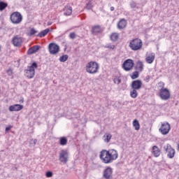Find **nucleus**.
<instances>
[{
	"label": "nucleus",
	"mask_w": 179,
	"mask_h": 179,
	"mask_svg": "<svg viewBox=\"0 0 179 179\" xmlns=\"http://www.w3.org/2000/svg\"><path fill=\"white\" fill-rule=\"evenodd\" d=\"M21 101H22V103H23V99H22V100H21Z\"/></svg>",
	"instance_id": "nucleus-44"
},
{
	"label": "nucleus",
	"mask_w": 179,
	"mask_h": 179,
	"mask_svg": "<svg viewBox=\"0 0 179 179\" xmlns=\"http://www.w3.org/2000/svg\"><path fill=\"white\" fill-rule=\"evenodd\" d=\"M6 8H8V3L3 1H0V10H4Z\"/></svg>",
	"instance_id": "nucleus-28"
},
{
	"label": "nucleus",
	"mask_w": 179,
	"mask_h": 179,
	"mask_svg": "<svg viewBox=\"0 0 179 179\" xmlns=\"http://www.w3.org/2000/svg\"><path fill=\"white\" fill-rule=\"evenodd\" d=\"M130 7L131 8V9H135V8L138 9V5L135 1H131L130 3Z\"/></svg>",
	"instance_id": "nucleus-33"
},
{
	"label": "nucleus",
	"mask_w": 179,
	"mask_h": 179,
	"mask_svg": "<svg viewBox=\"0 0 179 179\" xmlns=\"http://www.w3.org/2000/svg\"><path fill=\"white\" fill-rule=\"evenodd\" d=\"M59 160L63 164H66L69 160V153L66 150H62L59 154Z\"/></svg>",
	"instance_id": "nucleus-8"
},
{
	"label": "nucleus",
	"mask_w": 179,
	"mask_h": 179,
	"mask_svg": "<svg viewBox=\"0 0 179 179\" xmlns=\"http://www.w3.org/2000/svg\"><path fill=\"white\" fill-rule=\"evenodd\" d=\"M85 8L88 10H90L91 9H93V4L92 3V1H89L88 3H87Z\"/></svg>",
	"instance_id": "nucleus-31"
},
{
	"label": "nucleus",
	"mask_w": 179,
	"mask_h": 179,
	"mask_svg": "<svg viewBox=\"0 0 179 179\" xmlns=\"http://www.w3.org/2000/svg\"><path fill=\"white\" fill-rule=\"evenodd\" d=\"M138 78H139V71H138L137 70L134 72H133L132 75L131 76V79H138Z\"/></svg>",
	"instance_id": "nucleus-30"
},
{
	"label": "nucleus",
	"mask_w": 179,
	"mask_h": 179,
	"mask_svg": "<svg viewBox=\"0 0 179 179\" xmlns=\"http://www.w3.org/2000/svg\"><path fill=\"white\" fill-rule=\"evenodd\" d=\"M131 89H134L136 90H141L142 88V80H136L132 81L131 84Z\"/></svg>",
	"instance_id": "nucleus-14"
},
{
	"label": "nucleus",
	"mask_w": 179,
	"mask_h": 179,
	"mask_svg": "<svg viewBox=\"0 0 179 179\" xmlns=\"http://www.w3.org/2000/svg\"><path fill=\"white\" fill-rule=\"evenodd\" d=\"M120 37V34L115 32L110 34V38L111 41H117Z\"/></svg>",
	"instance_id": "nucleus-24"
},
{
	"label": "nucleus",
	"mask_w": 179,
	"mask_h": 179,
	"mask_svg": "<svg viewBox=\"0 0 179 179\" xmlns=\"http://www.w3.org/2000/svg\"><path fill=\"white\" fill-rule=\"evenodd\" d=\"M133 127H134L136 131H139L141 124H139V121H138V120H134L133 121Z\"/></svg>",
	"instance_id": "nucleus-27"
},
{
	"label": "nucleus",
	"mask_w": 179,
	"mask_h": 179,
	"mask_svg": "<svg viewBox=\"0 0 179 179\" xmlns=\"http://www.w3.org/2000/svg\"><path fill=\"white\" fill-rule=\"evenodd\" d=\"M9 111H20V110H23V105L20 104H14L11 105L8 108Z\"/></svg>",
	"instance_id": "nucleus-16"
},
{
	"label": "nucleus",
	"mask_w": 179,
	"mask_h": 179,
	"mask_svg": "<svg viewBox=\"0 0 179 179\" xmlns=\"http://www.w3.org/2000/svg\"><path fill=\"white\" fill-rule=\"evenodd\" d=\"M68 55H64L59 57V61H60V62H66V61H68Z\"/></svg>",
	"instance_id": "nucleus-29"
},
{
	"label": "nucleus",
	"mask_w": 179,
	"mask_h": 179,
	"mask_svg": "<svg viewBox=\"0 0 179 179\" xmlns=\"http://www.w3.org/2000/svg\"><path fill=\"white\" fill-rule=\"evenodd\" d=\"M31 142H33L34 145H36L37 143V139L31 140Z\"/></svg>",
	"instance_id": "nucleus-41"
},
{
	"label": "nucleus",
	"mask_w": 179,
	"mask_h": 179,
	"mask_svg": "<svg viewBox=\"0 0 179 179\" xmlns=\"http://www.w3.org/2000/svg\"><path fill=\"white\" fill-rule=\"evenodd\" d=\"M10 19L13 24H20L23 20V16L20 12L15 11L10 15Z\"/></svg>",
	"instance_id": "nucleus-6"
},
{
	"label": "nucleus",
	"mask_w": 179,
	"mask_h": 179,
	"mask_svg": "<svg viewBox=\"0 0 179 179\" xmlns=\"http://www.w3.org/2000/svg\"><path fill=\"white\" fill-rule=\"evenodd\" d=\"M99 159L103 164H110L118 159V151L115 149L102 150L99 152Z\"/></svg>",
	"instance_id": "nucleus-1"
},
{
	"label": "nucleus",
	"mask_w": 179,
	"mask_h": 179,
	"mask_svg": "<svg viewBox=\"0 0 179 179\" xmlns=\"http://www.w3.org/2000/svg\"><path fill=\"white\" fill-rule=\"evenodd\" d=\"M113 82L114 83H115V85H120L121 83V78L120 77H116L113 79Z\"/></svg>",
	"instance_id": "nucleus-32"
},
{
	"label": "nucleus",
	"mask_w": 179,
	"mask_h": 179,
	"mask_svg": "<svg viewBox=\"0 0 179 179\" xmlns=\"http://www.w3.org/2000/svg\"><path fill=\"white\" fill-rule=\"evenodd\" d=\"M12 43L14 47H21L23 43V39L19 36H15L12 39Z\"/></svg>",
	"instance_id": "nucleus-13"
},
{
	"label": "nucleus",
	"mask_w": 179,
	"mask_h": 179,
	"mask_svg": "<svg viewBox=\"0 0 179 179\" xmlns=\"http://www.w3.org/2000/svg\"><path fill=\"white\" fill-rule=\"evenodd\" d=\"M69 37L73 40L74 38H76V34H75V32H71L69 34Z\"/></svg>",
	"instance_id": "nucleus-37"
},
{
	"label": "nucleus",
	"mask_w": 179,
	"mask_h": 179,
	"mask_svg": "<svg viewBox=\"0 0 179 179\" xmlns=\"http://www.w3.org/2000/svg\"><path fill=\"white\" fill-rule=\"evenodd\" d=\"M164 152L167 153V157L169 159H173L176 156V150L169 143L164 146Z\"/></svg>",
	"instance_id": "nucleus-7"
},
{
	"label": "nucleus",
	"mask_w": 179,
	"mask_h": 179,
	"mask_svg": "<svg viewBox=\"0 0 179 179\" xmlns=\"http://www.w3.org/2000/svg\"><path fill=\"white\" fill-rule=\"evenodd\" d=\"M36 33H37V31H36V29H34V28H32L29 31V36H34V34H36Z\"/></svg>",
	"instance_id": "nucleus-36"
},
{
	"label": "nucleus",
	"mask_w": 179,
	"mask_h": 179,
	"mask_svg": "<svg viewBox=\"0 0 179 179\" xmlns=\"http://www.w3.org/2000/svg\"><path fill=\"white\" fill-rule=\"evenodd\" d=\"M59 143L61 146H66V145L68 144V138H66L65 136L60 137Z\"/></svg>",
	"instance_id": "nucleus-22"
},
{
	"label": "nucleus",
	"mask_w": 179,
	"mask_h": 179,
	"mask_svg": "<svg viewBox=\"0 0 179 179\" xmlns=\"http://www.w3.org/2000/svg\"><path fill=\"white\" fill-rule=\"evenodd\" d=\"M102 177L104 179H113V168L106 166L102 172Z\"/></svg>",
	"instance_id": "nucleus-11"
},
{
	"label": "nucleus",
	"mask_w": 179,
	"mask_h": 179,
	"mask_svg": "<svg viewBox=\"0 0 179 179\" xmlns=\"http://www.w3.org/2000/svg\"><path fill=\"white\" fill-rule=\"evenodd\" d=\"M7 74L8 75V76H12V75L13 74V70H12V69H8V70L7 71Z\"/></svg>",
	"instance_id": "nucleus-38"
},
{
	"label": "nucleus",
	"mask_w": 179,
	"mask_h": 179,
	"mask_svg": "<svg viewBox=\"0 0 179 179\" xmlns=\"http://www.w3.org/2000/svg\"><path fill=\"white\" fill-rule=\"evenodd\" d=\"M171 129V126L169 122H162L160 128L159 129V132H160L162 135H167L169 132H170Z\"/></svg>",
	"instance_id": "nucleus-9"
},
{
	"label": "nucleus",
	"mask_w": 179,
	"mask_h": 179,
	"mask_svg": "<svg viewBox=\"0 0 179 179\" xmlns=\"http://www.w3.org/2000/svg\"><path fill=\"white\" fill-rule=\"evenodd\" d=\"M134 60L128 59L124 62L122 67L126 72H129V71H131L132 68H134Z\"/></svg>",
	"instance_id": "nucleus-10"
},
{
	"label": "nucleus",
	"mask_w": 179,
	"mask_h": 179,
	"mask_svg": "<svg viewBox=\"0 0 179 179\" xmlns=\"http://www.w3.org/2000/svg\"><path fill=\"white\" fill-rule=\"evenodd\" d=\"M38 50H40V45H34L28 50L27 54L29 55H31V54H36Z\"/></svg>",
	"instance_id": "nucleus-18"
},
{
	"label": "nucleus",
	"mask_w": 179,
	"mask_h": 179,
	"mask_svg": "<svg viewBox=\"0 0 179 179\" xmlns=\"http://www.w3.org/2000/svg\"><path fill=\"white\" fill-rule=\"evenodd\" d=\"M114 9H115V8H114L113 6H111V7H110V10H111V12H113V11L114 10Z\"/></svg>",
	"instance_id": "nucleus-43"
},
{
	"label": "nucleus",
	"mask_w": 179,
	"mask_h": 179,
	"mask_svg": "<svg viewBox=\"0 0 179 179\" xmlns=\"http://www.w3.org/2000/svg\"><path fill=\"white\" fill-rule=\"evenodd\" d=\"M106 48H110V50H114V48H115V45H108L106 46Z\"/></svg>",
	"instance_id": "nucleus-39"
},
{
	"label": "nucleus",
	"mask_w": 179,
	"mask_h": 179,
	"mask_svg": "<svg viewBox=\"0 0 179 179\" xmlns=\"http://www.w3.org/2000/svg\"><path fill=\"white\" fill-rule=\"evenodd\" d=\"M152 154L153 155L154 157H159V156L162 155V150L157 145H154L152 148Z\"/></svg>",
	"instance_id": "nucleus-15"
},
{
	"label": "nucleus",
	"mask_w": 179,
	"mask_h": 179,
	"mask_svg": "<svg viewBox=\"0 0 179 179\" xmlns=\"http://www.w3.org/2000/svg\"><path fill=\"white\" fill-rule=\"evenodd\" d=\"M143 45V43L142 42V40L136 38L130 41L129 47L130 49L132 50V51H138L142 48V46Z\"/></svg>",
	"instance_id": "nucleus-5"
},
{
	"label": "nucleus",
	"mask_w": 179,
	"mask_h": 179,
	"mask_svg": "<svg viewBox=\"0 0 179 179\" xmlns=\"http://www.w3.org/2000/svg\"><path fill=\"white\" fill-rule=\"evenodd\" d=\"M159 87V96L160 97L161 100H164V101H167L169 100L170 97H171V92H170V90L167 88H164V83H158Z\"/></svg>",
	"instance_id": "nucleus-2"
},
{
	"label": "nucleus",
	"mask_w": 179,
	"mask_h": 179,
	"mask_svg": "<svg viewBox=\"0 0 179 179\" xmlns=\"http://www.w3.org/2000/svg\"><path fill=\"white\" fill-rule=\"evenodd\" d=\"M52 176H54L52 171H48L45 173V177H47V178H51Z\"/></svg>",
	"instance_id": "nucleus-34"
},
{
	"label": "nucleus",
	"mask_w": 179,
	"mask_h": 179,
	"mask_svg": "<svg viewBox=\"0 0 179 179\" xmlns=\"http://www.w3.org/2000/svg\"><path fill=\"white\" fill-rule=\"evenodd\" d=\"M138 90L132 89L131 91H130V96L132 99H136L138 97Z\"/></svg>",
	"instance_id": "nucleus-26"
},
{
	"label": "nucleus",
	"mask_w": 179,
	"mask_h": 179,
	"mask_svg": "<svg viewBox=\"0 0 179 179\" xmlns=\"http://www.w3.org/2000/svg\"><path fill=\"white\" fill-rule=\"evenodd\" d=\"M38 68V66L37 65V62H34L31 66H28L27 69L24 71L25 72V76L28 79H33L34 78V75H36V70Z\"/></svg>",
	"instance_id": "nucleus-4"
},
{
	"label": "nucleus",
	"mask_w": 179,
	"mask_h": 179,
	"mask_svg": "<svg viewBox=\"0 0 179 179\" xmlns=\"http://www.w3.org/2000/svg\"><path fill=\"white\" fill-rule=\"evenodd\" d=\"M92 31L93 34H97L98 33H100V31H101V28L99 25L94 26L92 27Z\"/></svg>",
	"instance_id": "nucleus-25"
},
{
	"label": "nucleus",
	"mask_w": 179,
	"mask_h": 179,
	"mask_svg": "<svg viewBox=\"0 0 179 179\" xmlns=\"http://www.w3.org/2000/svg\"><path fill=\"white\" fill-rule=\"evenodd\" d=\"M125 27H127V20L123 18L118 22L117 29L122 30V29H125Z\"/></svg>",
	"instance_id": "nucleus-17"
},
{
	"label": "nucleus",
	"mask_w": 179,
	"mask_h": 179,
	"mask_svg": "<svg viewBox=\"0 0 179 179\" xmlns=\"http://www.w3.org/2000/svg\"><path fill=\"white\" fill-rule=\"evenodd\" d=\"M51 24H52V22H48V26H51Z\"/></svg>",
	"instance_id": "nucleus-42"
},
{
	"label": "nucleus",
	"mask_w": 179,
	"mask_h": 179,
	"mask_svg": "<svg viewBox=\"0 0 179 179\" xmlns=\"http://www.w3.org/2000/svg\"><path fill=\"white\" fill-rule=\"evenodd\" d=\"M11 128H12V126L6 127V131L8 132V131H10Z\"/></svg>",
	"instance_id": "nucleus-40"
},
{
	"label": "nucleus",
	"mask_w": 179,
	"mask_h": 179,
	"mask_svg": "<svg viewBox=\"0 0 179 179\" xmlns=\"http://www.w3.org/2000/svg\"><path fill=\"white\" fill-rule=\"evenodd\" d=\"M64 15L66 16H71V15L72 14V8L71 7V6H66L64 7Z\"/></svg>",
	"instance_id": "nucleus-21"
},
{
	"label": "nucleus",
	"mask_w": 179,
	"mask_h": 179,
	"mask_svg": "<svg viewBox=\"0 0 179 179\" xmlns=\"http://www.w3.org/2000/svg\"><path fill=\"white\" fill-rule=\"evenodd\" d=\"M99 69H100V65L96 62L91 61L86 64L85 71L87 73H90L91 75H94V73H97L99 72Z\"/></svg>",
	"instance_id": "nucleus-3"
},
{
	"label": "nucleus",
	"mask_w": 179,
	"mask_h": 179,
	"mask_svg": "<svg viewBox=\"0 0 179 179\" xmlns=\"http://www.w3.org/2000/svg\"><path fill=\"white\" fill-rule=\"evenodd\" d=\"M111 134H106V138H104V142H106V143H108V142H110V141H111Z\"/></svg>",
	"instance_id": "nucleus-35"
},
{
	"label": "nucleus",
	"mask_w": 179,
	"mask_h": 179,
	"mask_svg": "<svg viewBox=\"0 0 179 179\" xmlns=\"http://www.w3.org/2000/svg\"><path fill=\"white\" fill-rule=\"evenodd\" d=\"M48 50L51 55H56V54H58L59 52V45L54 43H50L48 46Z\"/></svg>",
	"instance_id": "nucleus-12"
},
{
	"label": "nucleus",
	"mask_w": 179,
	"mask_h": 179,
	"mask_svg": "<svg viewBox=\"0 0 179 179\" xmlns=\"http://www.w3.org/2000/svg\"><path fill=\"white\" fill-rule=\"evenodd\" d=\"M145 61L147 64H153V61H155V53H151L146 58Z\"/></svg>",
	"instance_id": "nucleus-20"
},
{
	"label": "nucleus",
	"mask_w": 179,
	"mask_h": 179,
	"mask_svg": "<svg viewBox=\"0 0 179 179\" xmlns=\"http://www.w3.org/2000/svg\"><path fill=\"white\" fill-rule=\"evenodd\" d=\"M49 32L50 29H44L38 34V37H40L41 38H42V37H45V36H47V34H48Z\"/></svg>",
	"instance_id": "nucleus-23"
},
{
	"label": "nucleus",
	"mask_w": 179,
	"mask_h": 179,
	"mask_svg": "<svg viewBox=\"0 0 179 179\" xmlns=\"http://www.w3.org/2000/svg\"><path fill=\"white\" fill-rule=\"evenodd\" d=\"M143 62L141 61H138L136 62L135 69L136 71H138V72H142L143 71Z\"/></svg>",
	"instance_id": "nucleus-19"
}]
</instances>
